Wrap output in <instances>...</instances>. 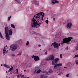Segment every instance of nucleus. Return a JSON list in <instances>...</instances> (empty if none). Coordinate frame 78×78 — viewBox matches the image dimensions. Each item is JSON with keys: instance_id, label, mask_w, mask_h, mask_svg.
Masks as SVG:
<instances>
[{"instance_id": "f257e3e1", "label": "nucleus", "mask_w": 78, "mask_h": 78, "mask_svg": "<svg viewBox=\"0 0 78 78\" xmlns=\"http://www.w3.org/2000/svg\"><path fill=\"white\" fill-rule=\"evenodd\" d=\"M41 19L40 20H39V19L37 20H35L34 21V22H33V23L31 24L32 27L33 28H35L36 27V25H38V27H36V28H37V27H40L41 25V23L43 22L44 21L43 20L42 21H41Z\"/></svg>"}, {"instance_id": "f03ea898", "label": "nucleus", "mask_w": 78, "mask_h": 78, "mask_svg": "<svg viewBox=\"0 0 78 78\" xmlns=\"http://www.w3.org/2000/svg\"><path fill=\"white\" fill-rule=\"evenodd\" d=\"M72 39H73V38L70 37L66 38L63 39V41H61L60 44L61 45H63L64 43H66L67 44H70V41H71Z\"/></svg>"}, {"instance_id": "7ed1b4c3", "label": "nucleus", "mask_w": 78, "mask_h": 78, "mask_svg": "<svg viewBox=\"0 0 78 78\" xmlns=\"http://www.w3.org/2000/svg\"><path fill=\"white\" fill-rule=\"evenodd\" d=\"M5 37L6 39L8 41H9L10 39V36L9 35V28L7 26L5 28Z\"/></svg>"}, {"instance_id": "20e7f679", "label": "nucleus", "mask_w": 78, "mask_h": 78, "mask_svg": "<svg viewBox=\"0 0 78 78\" xmlns=\"http://www.w3.org/2000/svg\"><path fill=\"white\" fill-rule=\"evenodd\" d=\"M55 59V56L53 55L52 54L50 55V56L48 57L47 58L46 60H51V61H52V65L53 66H55V62H54V60Z\"/></svg>"}, {"instance_id": "39448f33", "label": "nucleus", "mask_w": 78, "mask_h": 78, "mask_svg": "<svg viewBox=\"0 0 78 78\" xmlns=\"http://www.w3.org/2000/svg\"><path fill=\"white\" fill-rule=\"evenodd\" d=\"M17 48L16 45L12 44L10 47V49L12 51H15Z\"/></svg>"}, {"instance_id": "423d86ee", "label": "nucleus", "mask_w": 78, "mask_h": 78, "mask_svg": "<svg viewBox=\"0 0 78 78\" xmlns=\"http://www.w3.org/2000/svg\"><path fill=\"white\" fill-rule=\"evenodd\" d=\"M38 15L39 16L40 18L41 19V20H44V17L45 16V13H43V12H41L38 13Z\"/></svg>"}, {"instance_id": "0eeeda50", "label": "nucleus", "mask_w": 78, "mask_h": 78, "mask_svg": "<svg viewBox=\"0 0 78 78\" xmlns=\"http://www.w3.org/2000/svg\"><path fill=\"white\" fill-rule=\"evenodd\" d=\"M37 18H38V19H41V18H40V16L38 13L35 15L34 16L33 20H32V22L33 21L34 22V21L36 20V19H37Z\"/></svg>"}, {"instance_id": "6e6552de", "label": "nucleus", "mask_w": 78, "mask_h": 78, "mask_svg": "<svg viewBox=\"0 0 78 78\" xmlns=\"http://www.w3.org/2000/svg\"><path fill=\"white\" fill-rule=\"evenodd\" d=\"M8 48V46L7 45H6V47L5 46L3 50V55L4 56L5 55V53H8V50H6Z\"/></svg>"}, {"instance_id": "1a4fd4ad", "label": "nucleus", "mask_w": 78, "mask_h": 78, "mask_svg": "<svg viewBox=\"0 0 78 78\" xmlns=\"http://www.w3.org/2000/svg\"><path fill=\"white\" fill-rule=\"evenodd\" d=\"M60 46V43H58L56 42H54V48L58 49L59 48V47Z\"/></svg>"}, {"instance_id": "9d476101", "label": "nucleus", "mask_w": 78, "mask_h": 78, "mask_svg": "<svg viewBox=\"0 0 78 78\" xmlns=\"http://www.w3.org/2000/svg\"><path fill=\"white\" fill-rule=\"evenodd\" d=\"M72 23H67V27L68 29H70L72 27Z\"/></svg>"}, {"instance_id": "9b49d317", "label": "nucleus", "mask_w": 78, "mask_h": 78, "mask_svg": "<svg viewBox=\"0 0 78 78\" xmlns=\"http://www.w3.org/2000/svg\"><path fill=\"white\" fill-rule=\"evenodd\" d=\"M62 66V63H59L55 65L54 66V67L55 69H56V67L58 66Z\"/></svg>"}, {"instance_id": "f8f14e48", "label": "nucleus", "mask_w": 78, "mask_h": 78, "mask_svg": "<svg viewBox=\"0 0 78 78\" xmlns=\"http://www.w3.org/2000/svg\"><path fill=\"white\" fill-rule=\"evenodd\" d=\"M34 59L35 61H37L39 60V57L38 56H35L34 57Z\"/></svg>"}, {"instance_id": "ddd939ff", "label": "nucleus", "mask_w": 78, "mask_h": 78, "mask_svg": "<svg viewBox=\"0 0 78 78\" xmlns=\"http://www.w3.org/2000/svg\"><path fill=\"white\" fill-rule=\"evenodd\" d=\"M33 2L36 5H37V6H39V2H37L36 0H33Z\"/></svg>"}, {"instance_id": "4468645a", "label": "nucleus", "mask_w": 78, "mask_h": 78, "mask_svg": "<svg viewBox=\"0 0 78 78\" xmlns=\"http://www.w3.org/2000/svg\"><path fill=\"white\" fill-rule=\"evenodd\" d=\"M17 42L19 44H21L23 43V41L21 39H20L19 41H18Z\"/></svg>"}, {"instance_id": "2eb2a0df", "label": "nucleus", "mask_w": 78, "mask_h": 78, "mask_svg": "<svg viewBox=\"0 0 78 78\" xmlns=\"http://www.w3.org/2000/svg\"><path fill=\"white\" fill-rule=\"evenodd\" d=\"M52 3H53V4H55V3H59V2L56 0H52Z\"/></svg>"}, {"instance_id": "dca6fc26", "label": "nucleus", "mask_w": 78, "mask_h": 78, "mask_svg": "<svg viewBox=\"0 0 78 78\" xmlns=\"http://www.w3.org/2000/svg\"><path fill=\"white\" fill-rule=\"evenodd\" d=\"M41 78H47V76L44 75H42L41 76Z\"/></svg>"}, {"instance_id": "f3484780", "label": "nucleus", "mask_w": 78, "mask_h": 78, "mask_svg": "<svg viewBox=\"0 0 78 78\" xmlns=\"http://www.w3.org/2000/svg\"><path fill=\"white\" fill-rule=\"evenodd\" d=\"M9 34L10 35V36H11L12 34V30L10 29L9 30Z\"/></svg>"}, {"instance_id": "a211bd4d", "label": "nucleus", "mask_w": 78, "mask_h": 78, "mask_svg": "<svg viewBox=\"0 0 78 78\" xmlns=\"http://www.w3.org/2000/svg\"><path fill=\"white\" fill-rule=\"evenodd\" d=\"M3 66L5 67H6V68H7V69H9V68H10L9 66L6 64H4L3 65Z\"/></svg>"}, {"instance_id": "6ab92c4d", "label": "nucleus", "mask_w": 78, "mask_h": 78, "mask_svg": "<svg viewBox=\"0 0 78 78\" xmlns=\"http://www.w3.org/2000/svg\"><path fill=\"white\" fill-rule=\"evenodd\" d=\"M58 61H59V58H56L55 59L54 62H55V63L57 62H58Z\"/></svg>"}, {"instance_id": "aec40b11", "label": "nucleus", "mask_w": 78, "mask_h": 78, "mask_svg": "<svg viewBox=\"0 0 78 78\" xmlns=\"http://www.w3.org/2000/svg\"><path fill=\"white\" fill-rule=\"evenodd\" d=\"M14 1H15V2H17L19 4H20L21 3L20 1L19 0H14Z\"/></svg>"}, {"instance_id": "412c9836", "label": "nucleus", "mask_w": 78, "mask_h": 78, "mask_svg": "<svg viewBox=\"0 0 78 78\" xmlns=\"http://www.w3.org/2000/svg\"><path fill=\"white\" fill-rule=\"evenodd\" d=\"M0 37H1V39H4V38L3 37V35H2V33H1V32H0Z\"/></svg>"}, {"instance_id": "4be33fe9", "label": "nucleus", "mask_w": 78, "mask_h": 78, "mask_svg": "<svg viewBox=\"0 0 78 78\" xmlns=\"http://www.w3.org/2000/svg\"><path fill=\"white\" fill-rule=\"evenodd\" d=\"M41 72V69H39L37 71L36 73H39Z\"/></svg>"}, {"instance_id": "5701e85b", "label": "nucleus", "mask_w": 78, "mask_h": 78, "mask_svg": "<svg viewBox=\"0 0 78 78\" xmlns=\"http://www.w3.org/2000/svg\"><path fill=\"white\" fill-rule=\"evenodd\" d=\"M10 25L11 27H12V28H15V26H14V24H11Z\"/></svg>"}, {"instance_id": "b1692460", "label": "nucleus", "mask_w": 78, "mask_h": 78, "mask_svg": "<svg viewBox=\"0 0 78 78\" xmlns=\"http://www.w3.org/2000/svg\"><path fill=\"white\" fill-rule=\"evenodd\" d=\"M22 73H21L20 75L17 76V78H20V77L22 76Z\"/></svg>"}, {"instance_id": "393cba45", "label": "nucleus", "mask_w": 78, "mask_h": 78, "mask_svg": "<svg viewBox=\"0 0 78 78\" xmlns=\"http://www.w3.org/2000/svg\"><path fill=\"white\" fill-rule=\"evenodd\" d=\"M75 62L77 65H78V60H76Z\"/></svg>"}, {"instance_id": "a878e982", "label": "nucleus", "mask_w": 78, "mask_h": 78, "mask_svg": "<svg viewBox=\"0 0 78 78\" xmlns=\"http://www.w3.org/2000/svg\"><path fill=\"white\" fill-rule=\"evenodd\" d=\"M35 70L37 71L38 70H39V68H38V67H35Z\"/></svg>"}, {"instance_id": "bb28decb", "label": "nucleus", "mask_w": 78, "mask_h": 78, "mask_svg": "<svg viewBox=\"0 0 78 78\" xmlns=\"http://www.w3.org/2000/svg\"><path fill=\"white\" fill-rule=\"evenodd\" d=\"M78 58V54L77 55H75V56L73 57V58Z\"/></svg>"}, {"instance_id": "cd10ccee", "label": "nucleus", "mask_w": 78, "mask_h": 78, "mask_svg": "<svg viewBox=\"0 0 78 78\" xmlns=\"http://www.w3.org/2000/svg\"><path fill=\"white\" fill-rule=\"evenodd\" d=\"M49 73H52L53 70L51 69H50L49 70Z\"/></svg>"}, {"instance_id": "c85d7f7f", "label": "nucleus", "mask_w": 78, "mask_h": 78, "mask_svg": "<svg viewBox=\"0 0 78 78\" xmlns=\"http://www.w3.org/2000/svg\"><path fill=\"white\" fill-rule=\"evenodd\" d=\"M30 44V42H29V41H27V43H26V45H28L29 44Z\"/></svg>"}, {"instance_id": "c756f323", "label": "nucleus", "mask_w": 78, "mask_h": 78, "mask_svg": "<svg viewBox=\"0 0 78 78\" xmlns=\"http://www.w3.org/2000/svg\"><path fill=\"white\" fill-rule=\"evenodd\" d=\"M45 22L47 24H48V20H47L45 21Z\"/></svg>"}, {"instance_id": "7c9ffc66", "label": "nucleus", "mask_w": 78, "mask_h": 78, "mask_svg": "<svg viewBox=\"0 0 78 78\" xmlns=\"http://www.w3.org/2000/svg\"><path fill=\"white\" fill-rule=\"evenodd\" d=\"M11 71L13 70V67L12 66H11V67L9 69Z\"/></svg>"}, {"instance_id": "2f4dec72", "label": "nucleus", "mask_w": 78, "mask_h": 78, "mask_svg": "<svg viewBox=\"0 0 78 78\" xmlns=\"http://www.w3.org/2000/svg\"><path fill=\"white\" fill-rule=\"evenodd\" d=\"M11 18V16H10V17H9L8 19V21H9V20H10Z\"/></svg>"}, {"instance_id": "473e14b6", "label": "nucleus", "mask_w": 78, "mask_h": 78, "mask_svg": "<svg viewBox=\"0 0 78 78\" xmlns=\"http://www.w3.org/2000/svg\"><path fill=\"white\" fill-rule=\"evenodd\" d=\"M76 50H78V46H76L75 47Z\"/></svg>"}, {"instance_id": "72a5a7b5", "label": "nucleus", "mask_w": 78, "mask_h": 78, "mask_svg": "<svg viewBox=\"0 0 78 78\" xmlns=\"http://www.w3.org/2000/svg\"><path fill=\"white\" fill-rule=\"evenodd\" d=\"M52 45L53 46H55V43H52L51 44V46H52Z\"/></svg>"}, {"instance_id": "f704fd0d", "label": "nucleus", "mask_w": 78, "mask_h": 78, "mask_svg": "<svg viewBox=\"0 0 78 78\" xmlns=\"http://www.w3.org/2000/svg\"><path fill=\"white\" fill-rule=\"evenodd\" d=\"M16 70H17L16 73V74H18V69H16Z\"/></svg>"}, {"instance_id": "c9c22d12", "label": "nucleus", "mask_w": 78, "mask_h": 78, "mask_svg": "<svg viewBox=\"0 0 78 78\" xmlns=\"http://www.w3.org/2000/svg\"><path fill=\"white\" fill-rule=\"evenodd\" d=\"M21 55V53H20L16 55L17 56H20Z\"/></svg>"}, {"instance_id": "e433bc0d", "label": "nucleus", "mask_w": 78, "mask_h": 78, "mask_svg": "<svg viewBox=\"0 0 78 78\" xmlns=\"http://www.w3.org/2000/svg\"><path fill=\"white\" fill-rule=\"evenodd\" d=\"M69 74H67L66 75V77H69Z\"/></svg>"}, {"instance_id": "4c0bfd02", "label": "nucleus", "mask_w": 78, "mask_h": 78, "mask_svg": "<svg viewBox=\"0 0 78 78\" xmlns=\"http://www.w3.org/2000/svg\"><path fill=\"white\" fill-rule=\"evenodd\" d=\"M24 78V75H22L21 76V78Z\"/></svg>"}, {"instance_id": "58836bf2", "label": "nucleus", "mask_w": 78, "mask_h": 78, "mask_svg": "<svg viewBox=\"0 0 78 78\" xmlns=\"http://www.w3.org/2000/svg\"><path fill=\"white\" fill-rule=\"evenodd\" d=\"M60 57L61 58H62V55L60 54Z\"/></svg>"}, {"instance_id": "ea45409f", "label": "nucleus", "mask_w": 78, "mask_h": 78, "mask_svg": "<svg viewBox=\"0 0 78 78\" xmlns=\"http://www.w3.org/2000/svg\"><path fill=\"white\" fill-rule=\"evenodd\" d=\"M36 72H37V70H35L34 72V73H36Z\"/></svg>"}, {"instance_id": "a19ab883", "label": "nucleus", "mask_w": 78, "mask_h": 78, "mask_svg": "<svg viewBox=\"0 0 78 78\" xmlns=\"http://www.w3.org/2000/svg\"><path fill=\"white\" fill-rule=\"evenodd\" d=\"M68 48H69L68 47H67L65 48V50H68Z\"/></svg>"}, {"instance_id": "79ce46f5", "label": "nucleus", "mask_w": 78, "mask_h": 78, "mask_svg": "<svg viewBox=\"0 0 78 78\" xmlns=\"http://www.w3.org/2000/svg\"><path fill=\"white\" fill-rule=\"evenodd\" d=\"M11 71L10 70V69H9L8 72H11Z\"/></svg>"}, {"instance_id": "37998d69", "label": "nucleus", "mask_w": 78, "mask_h": 78, "mask_svg": "<svg viewBox=\"0 0 78 78\" xmlns=\"http://www.w3.org/2000/svg\"><path fill=\"white\" fill-rule=\"evenodd\" d=\"M61 70V69L60 68H58L57 69V70Z\"/></svg>"}, {"instance_id": "c03bdc74", "label": "nucleus", "mask_w": 78, "mask_h": 78, "mask_svg": "<svg viewBox=\"0 0 78 78\" xmlns=\"http://www.w3.org/2000/svg\"><path fill=\"white\" fill-rule=\"evenodd\" d=\"M34 56H34V55H32V58H34Z\"/></svg>"}, {"instance_id": "a18cd8bd", "label": "nucleus", "mask_w": 78, "mask_h": 78, "mask_svg": "<svg viewBox=\"0 0 78 78\" xmlns=\"http://www.w3.org/2000/svg\"><path fill=\"white\" fill-rule=\"evenodd\" d=\"M38 47H41V45L40 44H39L38 45Z\"/></svg>"}, {"instance_id": "49530a36", "label": "nucleus", "mask_w": 78, "mask_h": 78, "mask_svg": "<svg viewBox=\"0 0 78 78\" xmlns=\"http://www.w3.org/2000/svg\"><path fill=\"white\" fill-rule=\"evenodd\" d=\"M12 55V56H15V55H14V54H13Z\"/></svg>"}, {"instance_id": "de8ad7c7", "label": "nucleus", "mask_w": 78, "mask_h": 78, "mask_svg": "<svg viewBox=\"0 0 78 78\" xmlns=\"http://www.w3.org/2000/svg\"><path fill=\"white\" fill-rule=\"evenodd\" d=\"M47 51H46V52H45V54L46 55H47Z\"/></svg>"}, {"instance_id": "09e8293b", "label": "nucleus", "mask_w": 78, "mask_h": 78, "mask_svg": "<svg viewBox=\"0 0 78 78\" xmlns=\"http://www.w3.org/2000/svg\"><path fill=\"white\" fill-rule=\"evenodd\" d=\"M34 34H37V33L35 32H34Z\"/></svg>"}, {"instance_id": "8fccbe9b", "label": "nucleus", "mask_w": 78, "mask_h": 78, "mask_svg": "<svg viewBox=\"0 0 78 78\" xmlns=\"http://www.w3.org/2000/svg\"><path fill=\"white\" fill-rule=\"evenodd\" d=\"M55 20V18H53V20Z\"/></svg>"}, {"instance_id": "3c124183", "label": "nucleus", "mask_w": 78, "mask_h": 78, "mask_svg": "<svg viewBox=\"0 0 78 78\" xmlns=\"http://www.w3.org/2000/svg\"><path fill=\"white\" fill-rule=\"evenodd\" d=\"M64 69H67V67H64Z\"/></svg>"}, {"instance_id": "603ef678", "label": "nucleus", "mask_w": 78, "mask_h": 78, "mask_svg": "<svg viewBox=\"0 0 78 78\" xmlns=\"http://www.w3.org/2000/svg\"><path fill=\"white\" fill-rule=\"evenodd\" d=\"M49 11V10H47V11L48 12Z\"/></svg>"}, {"instance_id": "864d4df0", "label": "nucleus", "mask_w": 78, "mask_h": 78, "mask_svg": "<svg viewBox=\"0 0 78 78\" xmlns=\"http://www.w3.org/2000/svg\"><path fill=\"white\" fill-rule=\"evenodd\" d=\"M58 75H61V73H60Z\"/></svg>"}, {"instance_id": "5fc2aeb1", "label": "nucleus", "mask_w": 78, "mask_h": 78, "mask_svg": "<svg viewBox=\"0 0 78 78\" xmlns=\"http://www.w3.org/2000/svg\"><path fill=\"white\" fill-rule=\"evenodd\" d=\"M24 72H26V70H24Z\"/></svg>"}, {"instance_id": "6e6d98bb", "label": "nucleus", "mask_w": 78, "mask_h": 78, "mask_svg": "<svg viewBox=\"0 0 78 78\" xmlns=\"http://www.w3.org/2000/svg\"><path fill=\"white\" fill-rule=\"evenodd\" d=\"M7 72H8V71H6V73H7Z\"/></svg>"}, {"instance_id": "4d7b16f0", "label": "nucleus", "mask_w": 78, "mask_h": 78, "mask_svg": "<svg viewBox=\"0 0 78 78\" xmlns=\"http://www.w3.org/2000/svg\"><path fill=\"white\" fill-rule=\"evenodd\" d=\"M1 66H3V65L2 64L1 65Z\"/></svg>"}, {"instance_id": "13d9d810", "label": "nucleus", "mask_w": 78, "mask_h": 78, "mask_svg": "<svg viewBox=\"0 0 78 78\" xmlns=\"http://www.w3.org/2000/svg\"><path fill=\"white\" fill-rule=\"evenodd\" d=\"M26 78V77H25L24 78Z\"/></svg>"}, {"instance_id": "bf43d9fd", "label": "nucleus", "mask_w": 78, "mask_h": 78, "mask_svg": "<svg viewBox=\"0 0 78 78\" xmlns=\"http://www.w3.org/2000/svg\"><path fill=\"white\" fill-rule=\"evenodd\" d=\"M40 50H41V49H40Z\"/></svg>"}, {"instance_id": "052dcab7", "label": "nucleus", "mask_w": 78, "mask_h": 78, "mask_svg": "<svg viewBox=\"0 0 78 78\" xmlns=\"http://www.w3.org/2000/svg\"><path fill=\"white\" fill-rule=\"evenodd\" d=\"M8 78H10V77H9Z\"/></svg>"}, {"instance_id": "680f3d73", "label": "nucleus", "mask_w": 78, "mask_h": 78, "mask_svg": "<svg viewBox=\"0 0 78 78\" xmlns=\"http://www.w3.org/2000/svg\"><path fill=\"white\" fill-rule=\"evenodd\" d=\"M25 65H27V64H26Z\"/></svg>"}]
</instances>
